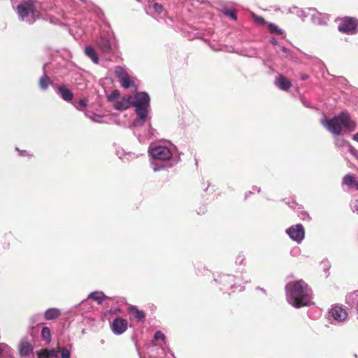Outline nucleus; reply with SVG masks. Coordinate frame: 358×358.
Returning a JSON list of instances; mask_svg holds the SVG:
<instances>
[{"label":"nucleus","instance_id":"f257e3e1","mask_svg":"<svg viewBox=\"0 0 358 358\" xmlns=\"http://www.w3.org/2000/svg\"><path fill=\"white\" fill-rule=\"evenodd\" d=\"M287 287L289 291V302L294 307L299 308L310 304L312 291L303 280L289 283Z\"/></svg>","mask_w":358,"mask_h":358},{"label":"nucleus","instance_id":"f03ea898","mask_svg":"<svg viewBox=\"0 0 358 358\" xmlns=\"http://www.w3.org/2000/svg\"><path fill=\"white\" fill-rule=\"evenodd\" d=\"M322 124L332 134L339 136L342 132V127L348 131H353L356 128V123L351 120L349 113L342 112L330 120H323Z\"/></svg>","mask_w":358,"mask_h":358},{"label":"nucleus","instance_id":"7ed1b4c3","mask_svg":"<svg viewBox=\"0 0 358 358\" xmlns=\"http://www.w3.org/2000/svg\"><path fill=\"white\" fill-rule=\"evenodd\" d=\"M357 27L358 20L354 17H345L341 20L338 29L342 33L354 34L357 32Z\"/></svg>","mask_w":358,"mask_h":358},{"label":"nucleus","instance_id":"20e7f679","mask_svg":"<svg viewBox=\"0 0 358 358\" xmlns=\"http://www.w3.org/2000/svg\"><path fill=\"white\" fill-rule=\"evenodd\" d=\"M114 73L123 88L128 89L131 87H136L134 81L131 78L130 76L124 68L117 66L115 68Z\"/></svg>","mask_w":358,"mask_h":358},{"label":"nucleus","instance_id":"39448f33","mask_svg":"<svg viewBox=\"0 0 358 358\" xmlns=\"http://www.w3.org/2000/svg\"><path fill=\"white\" fill-rule=\"evenodd\" d=\"M149 152L152 158L161 161L169 160L172 157L170 149L165 146L153 147L150 149Z\"/></svg>","mask_w":358,"mask_h":358},{"label":"nucleus","instance_id":"423d86ee","mask_svg":"<svg viewBox=\"0 0 358 358\" xmlns=\"http://www.w3.org/2000/svg\"><path fill=\"white\" fill-rule=\"evenodd\" d=\"M286 232L292 240L297 243H301L305 236V230L301 224L291 226Z\"/></svg>","mask_w":358,"mask_h":358},{"label":"nucleus","instance_id":"0eeeda50","mask_svg":"<svg viewBox=\"0 0 358 358\" xmlns=\"http://www.w3.org/2000/svg\"><path fill=\"white\" fill-rule=\"evenodd\" d=\"M17 10L19 15L24 19L27 17L29 13L34 14L36 12V8L34 3L31 1H29L17 5Z\"/></svg>","mask_w":358,"mask_h":358},{"label":"nucleus","instance_id":"6e6552de","mask_svg":"<svg viewBox=\"0 0 358 358\" xmlns=\"http://www.w3.org/2000/svg\"><path fill=\"white\" fill-rule=\"evenodd\" d=\"M132 106L135 107H148L150 103L149 95L145 92H137L132 96Z\"/></svg>","mask_w":358,"mask_h":358},{"label":"nucleus","instance_id":"1a4fd4ad","mask_svg":"<svg viewBox=\"0 0 358 358\" xmlns=\"http://www.w3.org/2000/svg\"><path fill=\"white\" fill-rule=\"evenodd\" d=\"M127 320L121 317L115 318L111 324L112 330L116 334H123L127 329Z\"/></svg>","mask_w":358,"mask_h":358},{"label":"nucleus","instance_id":"9d476101","mask_svg":"<svg viewBox=\"0 0 358 358\" xmlns=\"http://www.w3.org/2000/svg\"><path fill=\"white\" fill-rule=\"evenodd\" d=\"M132 96L127 95L121 98L120 101H117L114 104L113 107L117 110H124L128 109L132 106Z\"/></svg>","mask_w":358,"mask_h":358},{"label":"nucleus","instance_id":"9b49d317","mask_svg":"<svg viewBox=\"0 0 358 358\" xmlns=\"http://www.w3.org/2000/svg\"><path fill=\"white\" fill-rule=\"evenodd\" d=\"M148 107H136V119L134 121V126H141L144 124L148 117Z\"/></svg>","mask_w":358,"mask_h":358},{"label":"nucleus","instance_id":"f8f14e48","mask_svg":"<svg viewBox=\"0 0 358 358\" xmlns=\"http://www.w3.org/2000/svg\"><path fill=\"white\" fill-rule=\"evenodd\" d=\"M329 314L331 315V317H334V320L339 322L345 320L348 317L347 311L338 306H335L333 307L329 311Z\"/></svg>","mask_w":358,"mask_h":358},{"label":"nucleus","instance_id":"ddd939ff","mask_svg":"<svg viewBox=\"0 0 358 358\" xmlns=\"http://www.w3.org/2000/svg\"><path fill=\"white\" fill-rule=\"evenodd\" d=\"M275 84L283 91H287L292 87L291 80L282 75H280L275 78Z\"/></svg>","mask_w":358,"mask_h":358},{"label":"nucleus","instance_id":"4468645a","mask_svg":"<svg viewBox=\"0 0 358 358\" xmlns=\"http://www.w3.org/2000/svg\"><path fill=\"white\" fill-rule=\"evenodd\" d=\"M96 46L101 51L104 53H109L112 50L110 39L105 37H100L96 41Z\"/></svg>","mask_w":358,"mask_h":358},{"label":"nucleus","instance_id":"2eb2a0df","mask_svg":"<svg viewBox=\"0 0 358 358\" xmlns=\"http://www.w3.org/2000/svg\"><path fill=\"white\" fill-rule=\"evenodd\" d=\"M128 311L138 322L144 320L145 317V313L143 310H139L135 306H129Z\"/></svg>","mask_w":358,"mask_h":358},{"label":"nucleus","instance_id":"dca6fc26","mask_svg":"<svg viewBox=\"0 0 358 358\" xmlns=\"http://www.w3.org/2000/svg\"><path fill=\"white\" fill-rule=\"evenodd\" d=\"M33 350L31 344L26 341H22L19 345V352L21 356H27Z\"/></svg>","mask_w":358,"mask_h":358},{"label":"nucleus","instance_id":"f3484780","mask_svg":"<svg viewBox=\"0 0 358 358\" xmlns=\"http://www.w3.org/2000/svg\"><path fill=\"white\" fill-rule=\"evenodd\" d=\"M61 315V311L58 308H52L48 309L44 313V317L47 320H54Z\"/></svg>","mask_w":358,"mask_h":358},{"label":"nucleus","instance_id":"a211bd4d","mask_svg":"<svg viewBox=\"0 0 358 358\" xmlns=\"http://www.w3.org/2000/svg\"><path fill=\"white\" fill-rule=\"evenodd\" d=\"M58 91H59L62 98L64 100H65L66 101H70L73 99V93L71 92V91L69 89H68L65 86H64V85L59 86L58 87Z\"/></svg>","mask_w":358,"mask_h":358},{"label":"nucleus","instance_id":"6ab92c4d","mask_svg":"<svg viewBox=\"0 0 358 358\" xmlns=\"http://www.w3.org/2000/svg\"><path fill=\"white\" fill-rule=\"evenodd\" d=\"M58 352L56 350L43 349L37 352L38 358H48L50 357H57Z\"/></svg>","mask_w":358,"mask_h":358},{"label":"nucleus","instance_id":"aec40b11","mask_svg":"<svg viewBox=\"0 0 358 358\" xmlns=\"http://www.w3.org/2000/svg\"><path fill=\"white\" fill-rule=\"evenodd\" d=\"M88 298L96 301L99 304H101L103 301L108 297L101 292H94L90 294Z\"/></svg>","mask_w":358,"mask_h":358},{"label":"nucleus","instance_id":"412c9836","mask_svg":"<svg viewBox=\"0 0 358 358\" xmlns=\"http://www.w3.org/2000/svg\"><path fill=\"white\" fill-rule=\"evenodd\" d=\"M85 52L86 55L89 57L93 61V62L98 64L99 57L93 48L91 46H87L85 48Z\"/></svg>","mask_w":358,"mask_h":358},{"label":"nucleus","instance_id":"4be33fe9","mask_svg":"<svg viewBox=\"0 0 358 358\" xmlns=\"http://www.w3.org/2000/svg\"><path fill=\"white\" fill-rule=\"evenodd\" d=\"M50 84H51L50 78L45 74L39 79V86L42 90H46Z\"/></svg>","mask_w":358,"mask_h":358},{"label":"nucleus","instance_id":"5701e85b","mask_svg":"<svg viewBox=\"0 0 358 358\" xmlns=\"http://www.w3.org/2000/svg\"><path fill=\"white\" fill-rule=\"evenodd\" d=\"M41 338L43 340L45 341L48 343L51 341V332L50 329L45 327L41 330Z\"/></svg>","mask_w":358,"mask_h":358},{"label":"nucleus","instance_id":"b1692460","mask_svg":"<svg viewBox=\"0 0 358 358\" xmlns=\"http://www.w3.org/2000/svg\"><path fill=\"white\" fill-rule=\"evenodd\" d=\"M355 177L352 175H346L343 178V183L348 186H355Z\"/></svg>","mask_w":358,"mask_h":358},{"label":"nucleus","instance_id":"393cba45","mask_svg":"<svg viewBox=\"0 0 358 358\" xmlns=\"http://www.w3.org/2000/svg\"><path fill=\"white\" fill-rule=\"evenodd\" d=\"M120 93L117 90H113L110 94L107 96V99L110 102H113L115 101L117 99L120 97Z\"/></svg>","mask_w":358,"mask_h":358},{"label":"nucleus","instance_id":"a878e982","mask_svg":"<svg viewBox=\"0 0 358 358\" xmlns=\"http://www.w3.org/2000/svg\"><path fill=\"white\" fill-rule=\"evenodd\" d=\"M268 30L271 34H276L280 35L282 31L274 24H270L268 25Z\"/></svg>","mask_w":358,"mask_h":358},{"label":"nucleus","instance_id":"bb28decb","mask_svg":"<svg viewBox=\"0 0 358 358\" xmlns=\"http://www.w3.org/2000/svg\"><path fill=\"white\" fill-rule=\"evenodd\" d=\"M252 19L253 20L257 23V24H261V25H264L266 24V21L264 19V17H261V16H258L257 15H255V14H252Z\"/></svg>","mask_w":358,"mask_h":358},{"label":"nucleus","instance_id":"cd10ccee","mask_svg":"<svg viewBox=\"0 0 358 358\" xmlns=\"http://www.w3.org/2000/svg\"><path fill=\"white\" fill-rule=\"evenodd\" d=\"M223 13L225 15L229 16V17H231V19H233L234 20H236V12L234 10H228V9H224V10H223Z\"/></svg>","mask_w":358,"mask_h":358},{"label":"nucleus","instance_id":"c85d7f7f","mask_svg":"<svg viewBox=\"0 0 358 358\" xmlns=\"http://www.w3.org/2000/svg\"><path fill=\"white\" fill-rule=\"evenodd\" d=\"M62 358H70V352L66 348H59Z\"/></svg>","mask_w":358,"mask_h":358},{"label":"nucleus","instance_id":"c756f323","mask_svg":"<svg viewBox=\"0 0 358 358\" xmlns=\"http://www.w3.org/2000/svg\"><path fill=\"white\" fill-rule=\"evenodd\" d=\"M153 8L155 10V11L159 14L161 13L162 11H163V6L162 4H159L158 3H155L154 5H153Z\"/></svg>","mask_w":358,"mask_h":358},{"label":"nucleus","instance_id":"7c9ffc66","mask_svg":"<svg viewBox=\"0 0 358 358\" xmlns=\"http://www.w3.org/2000/svg\"><path fill=\"white\" fill-rule=\"evenodd\" d=\"M154 338H155V340H159V339L164 340L165 336L162 331H157L155 334Z\"/></svg>","mask_w":358,"mask_h":358},{"label":"nucleus","instance_id":"2f4dec72","mask_svg":"<svg viewBox=\"0 0 358 358\" xmlns=\"http://www.w3.org/2000/svg\"><path fill=\"white\" fill-rule=\"evenodd\" d=\"M79 104L83 107L86 106V101L84 99H81L79 101Z\"/></svg>","mask_w":358,"mask_h":358},{"label":"nucleus","instance_id":"473e14b6","mask_svg":"<svg viewBox=\"0 0 358 358\" xmlns=\"http://www.w3.org/2000/svg\"><path fill=\"white\" fill-rule=\"evenodd\" d=\"M353 140L358 142V133L354 135Z\"/></svg>","mask_w":358,"mask_h":358},{"label":"nucleus","instance_id":"72a5a7b5","mask_svg":"<svg viewBox=\"0 0 358 358\" xmlns=\"http://www.w3.org/2000/svg\"><path fill=\"white\" fill-rule=\"evenodd\" d=\"M355 187H356L357 189H358V181L355 182Z\"/></svg>","mask_w":358,"mask_h":358},{"label":"nucleus","instance_id":"f704fd0d","mask_svg":"<svg viewBox=\"0 0 358 358\" xmlns=\"http://www.w3.org/2000/svg\"><path fill=\"white\" fill-rule=\"evenodd\" d=\"M306 78H307V76H302V79H303V80L306 79Z\"/></svg>","mask_w":358,"mask_h":358},{"label":"nucleus","instance_id":"c9c22d12","mask_svg":"<svg viewBox=\"0 0 358 358\" xmlns=\"http://www.w3.org/2000/svg\"><path fill=\"white\" fill-rule=\"evenodd\" d=\"M2 351H3V350H2V349L0 348V356H1V354H2Z\"/></svg>","mask_w":358,"mask_h":358},{"label":"nucleus","instance_id":"e433bc0d","mask_svg":"<svg viewBox=\"0 0 358 358\" xmlns=\"http://www.w3.org/2000/svg\"><path fill=\"white\" fill-rule=\"evenodd\" d=\"M357 313H358V303L357 304Z\"/></svg>","mask_w":358,"mask_h":358}]
</instances>
